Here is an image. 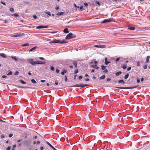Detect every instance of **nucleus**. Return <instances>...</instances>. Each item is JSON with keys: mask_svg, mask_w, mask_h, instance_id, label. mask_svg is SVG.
I'll use <instances>...</instances> for the list:
<instances>
[{"mask_svg": "<svg viewBox=\"0 0 150 150\" xmlns=\"http://www.w3.org/2000/svg\"><path fill=\"white\" fill-rule=\"evenodd\" d=\"M66 43V42L64 40H56L55 41H52L49 42L50 43H59L60 44H63Z\"/></svg>", "mask_w": 150, "mask_h": 150, "instance_id": "1", "label": "nucleus"}, {"mask_svg": "<svg viewBox=\"0 0 150 150\" xmlns=\"http://www.w3.org/2000/svg\"><path fill=\"white\" fill-rule=\"evenodd\" d=\"M76 35L73 34L71 33H70L68 35H67L65 38L66 39H70L71 38H74L76 37Z\"/></svg>", "mask_w": 150, "mask_h": 150, "instance_id": "2", "label": "nucleus"}, {"mask_svg": "<svg viewBox=\"0 0 150 150\" xmlns=\"http://www.w3.org/2000/svg\"><path fill=\"white\" fill-rule=\"evenodd\" d=\"M137 87V86H134V87H116L115 88L118 89H131L134 88H136Z\"/></svg>", "mask_w": 150, "mask_h": 150, "instance_id": "3", "label": "nucleus"}, {"mask_svg": "<svg viewBox=\"0 0 150 150\" xmlns=\"http://www.w3.org/2000/svg\"><path fill=\"white\" fill-rule=\"evenodd\" d=\"M24 35V33H16L15 35H13L12 36L13 37H20Z\"/></svg>", "mask_w": 150, "mask_h": 150, "instance_id": "4", "label": "nucleus"}, {"mask_svg": "<svg viewBox=\"0 0 150 150\" xmlns=\"http://www.w3.org/2000/svg\"><path fill=\"white\" fill-rule=\"evenodd\" d=\"M28 62L30 64L33 65L35 64V61H34L33 59H29L27 60Z\"/></svg>", "mask_w": 150, "mask_h": 150, "instance_id": "5", "label": "nucleus"}, {"mask_svg": "<svg viewBox=\"0 0 150 150\" xmlns=\"http://www.w3.org/2000/svg\"><path fill=\"white\" fill-rule=\"evenodd\" d=\"M88 86V85H85L83 84H76L73 86L74 87H83L86 86Z\"/></svg>", "mask_w": 150, "mask_h": 150, "instance_id": "6", "label": "nucleus"}, {"mask_svg": "<svg viewBox=\"0 0 150 150\" xmlns=\"http://www.w3.org/2000/svg\"><path fill=\"white\" fill-rule=\"evenodd\" d=\"M112 21V20L110 19H104L102 22V23H107L110 22Z\"/></svg>", "mask_w": 150, "mask_h": 150, "instance_id": "7", "label": "nucleus"}, {"mask_svg": "<svg viewBox=\"0 0 150 150\" xmlns=\"http://www.w3.org/2000/svg\"><path fill=\"white\" fill-rule=\"evenodd\" d=\"M46 63L45 62L41 61L39 60H38L35 61V64H44Z\"/></svg>", "mask_w": 150, "mask_h": 150, "instance_id": "8", "label": "nucleus"}, {"mask_svg": "<svg viewBox=\"0 0 150 150\" xmlns=\"http://www.w3.org/2000/svg\"><path fill=\"white\" fill-rule=\"evenodd\" d=\"M48 25H45V26H38L36 27L37 29H40V28H48Z\"/></svg>", "mask_w": 150, "mask_h": 150, "instance_id": "9", "label": "nucleus"}, {"mask_svg": "<svg viewBox=\"0 0 150 150\" xmlns=\"http://www.w3.org/2000/svg\"><path fill=\"white\" fill-rule=\"evenodd\" d=\"M47 144L50 146V147L53 149V150H57L52 145H51L48 142H47Z\"/></svg>", "mask_w": 150, "mask_h": 150, "instance_id": "10", "label": "nucleus"}, {"mask_svg": "<svg viewBox=\"0 0 150 150\" xmlns=\"http://www.w3.org/2000/svg\"><path fill=\"white\" fill-rule=\"evenodd\" d=\"M105 64L106 65H107L108 64L110 63V61H108V59L107 57H106L105 58Z\"/></svg>", "mask_w": 150, "mask_h": 150, "instance_id": "11", "label": "nucleus"}, {"mask_svg": "<svg viewBox=\"0 0 150 150\" xmlns=\"http://www.w3.org/2000/svg\"><path fill=\"white\" fill-rule=\"evenodd\" d=\"M128 29L129 30H134L135 29V28L132 26H129L128 27Z\"/></svg>", "mask_w": 150, "mask_h": 150, "instance_id": "12", "label": "nucleus"}, {"mask_svg": "<svg viewBox=\"0 0 150 150\" xmlns=\"http://www.w3.org/2000/svg\"><path fill=\"white\" fill-rule=\"evenodd\" d=\"M91 67H93L96 69H99V67L96 65H91Z\"/></svg>", "mask_w": 150, "mask_h": 150, "instance_id": "13", "label": "nucleus"}, {"mask_svg": "<svg viewBox=\"0 0 150 150\" xmlns=\"http://www.w3.org/2000/svg\"><path fill=\"white\" fill-rule=\"evenodd\" d=\"M67 71V69H64L63 71L61 72V74L62 75H64V74L66 73Z\"/></svg>", "mask_w": 150, "mask_h": 150, "instance_id": "14", "label": "nucleus"}, {"mask_svg": "<svg viewBox=\"0 0 150 150\" xmlns=\"http://www.w3.org/2000/svg\"><path fill=\"white\" fill-rule=\"evenodd\" d=\"M63 31H64V33H69V32L68 30V29L67 28H65L64 29Z\"/></svg>", "mask_w": 150, "mask_h": 150, "instance_id": "15", "label": "nucleus"}, {"mask_svg": "<svg viewBox=\"0 0 150 150\" xmlns=\"http://www.w3.org/2000/svg\"><path fill=\"white\" fill-rule=\"evenodd\" d=\"M64 13L63 12H58L57 13V16H61V15H62Z\"/></svg>", "mask_w": 150, "mask_h": 150, "instance_id": "16", "label": "nucleus"}, {"mask_svg": "<svg viewBox=\"0 0 150 150\" xmlns=\"http://www.w3.org/2000/svg\"><path fill=\"white\" fill-rule=\"evenodd\" d=\"M44 13L47 14L49 15V16H50L51 15V14L50 12L48 11H44Z\"/></svg>", "mask_w": 150, "mask_h": 150, "instance_id": "17", "label": "nucleus"}, {"mask_svg": "<svg viewBox=\"0 0 150 150\" xmlns=\"http://www.w3.org/2000/svg\"><path fill=\"white\" fill-rule=\"evenodd\" d=\"M0 56L4 58L6 57V55L4 53H0Z\"/></svg>", "mask_w": 150, "mask_h": 150, "instance_id": "18", "label": "nucleus"}, {"mask_svg": "<svg viewBox=\"0 0 150 150\" xmlns=\"http://www.w3.org/2000/svg\"><path fill=\"white\" fill-rule=\"evenodd\" d=\"M106 47V46L104 45H99V48H105Z\"/></svg>", "mask_w": 150, "mask_h": 150, "instance_id": "19", "label": "nucleus"}, {"mask_svg": "<svg viewBox=\"0 0 150 150\" xmlns=\"http://www.w3.org/2000/svg\"><path fill=\"white\" fill-rule=\"evenodd\" d=\"M150 58L149 56H147L146 58V63H148L149 62V59Z\"/></svg>", "mask_w": 150, "mask_h": 150, "instance_id": "20", "label": "nucleus"}, {"mask_svg": "<svg viewBox=\"0 0 150 150\" xmlns=\"http://www.w3.org/2000/svg\"><path fill=\"white\" fill-rule=\"evenodd\" d=\"M36 48H37L36 47H33L30 50H29V52H31L33 50H35Z\"/></svg>", "mask_w": 150, "mask_h": 150, "instance_id": "21", "label": "nucleus"}, {"mask_svg": "<svg viewBox=\"0 0 150 150\" xmlns=\"http://www.w3.org/2000/svg\"><path fill=\"white\" fill-rule=\"evenodd\" d=\"M118 82L119 83H122L123 84H124L125 82L123 80H120L118 81Z\"/></svg>", "mask_w": 150, "mask_h": 150, "instance_id": "22", "label": "nucleus"}, {"mask_svg": "<svg viewBox=\"0 0 150 150\" xmlns=\"http://www.w3.org/2000/svg\"><path fill=\"white\" fill-rule=\"evenodd\" d=\"M31 82L32 83L34 84H36L37 83L36 81L34 79H31Z\"/></svg>", "mask_w": 150, "mask_h": 150, "instance_id": "23", "label": "nucleus"}, {"mask_svg": "<svg viewBox=\"0 0 150 150\" xmlns=\"http://www.w3.org/2000/svg\"><path fill=\"white\" fill-rule=\"evenodd\" d=\"M29 45V44L28 43H25L23 44V45H22L21 46L22 47H25V46H28Z\"/></svg>", "mask_w": 150, "mask_h": 150, "instance_id": "24", "label": "nucleus"}, {"mask_svg": "<svg viewBox=\"0 0 150 150\" xmlns=\"http://www.w3.org/2000/svg\"><path fill=\"white\" fill-rule=\"evenodd\" d=\"M73 64L76 68L77 67V62L76 61H74V62Z\"/></svg>", "mask_w": 150, "mask_h": 150, "instance_id": "25", "label": "nucleus"}, {"mask_svg": "<svg viewBox=\"0 0 150 150\" xmlns=\"http://www.w3.org/2000/svg\"><path fill=\"white\" fill-rule=\"evenodd\" d=\"M122 72L121 71H119V72H117L116 73V76H119L120 74H121Z\"/></svg>", "mask_w": 150, "mask_h": 150, "instance_id": "26", "label": "nucleus"}, {"mask_svg": "<svg viewBox=\"0 0 150 150\" xmlns=\"http://www.w3.org/2000/svg\"><path fill=\"white\" fill-rule=\"evenodd\" d=\"M11 57L12 59H14L16 61H18V59H17L15 57L12 56Z\"/></svg>", "mask_w": 150, "mask_h": 150, "instance_id": "27", "label": "nucleus"}, {"mask_svg": "<svg viewBox=\"0 0 150 150\" xmlns=\"http://www.w3.org/2000/svg\"><path fill=\"white\" fill-rule=\"evenodd\" d=\"M12 16H14L15 17H17L18 16V15L17 13H15L13 14H12L11 15Z\"/></svg>", "mask_w": 150, "mask_h": 150, "instance_id": "28", "label": "nucleus"}, {"mask_svg": "<svg viewBox=\"0 0 150 150\" xmlns=\"http://www.w3.org/2000/svg\"><path fill=\"white\" fill-rule=\"evenodd\" d=\"M20 81L21 82V83H22V84H25L26 83L24 81H23V80H20Z\"/></svg>", "mask_w": 150, "mask_h": 150, "instance_id": "29", "label": "nucleus"}, {"mask_svg": "<svg viewBox=\"0 0 150 150\" xmlns=\"http://www.w3.org/2000/svg\"><path fill=\"white\" fill-rule=\"evenodd\" d=\"M122 67L124 69H125L127 68V64H125L123 65L122 66Z\"/></svg>", "mask_w": 150, "mask_h": 150, "instance_id": "30", "label": "nucleus"}, {"mask_svg": "<svg viewBox=\"0 0 150 150\" xmlns=\"http://www.w3.org/2000/svg\"><path fill=\"white\" fill-rule=\"evenodd\" d=\"M105 75H103L102 76H101L100 77V79H104L105 78Z\"/></svg>", "mask_w": 150, "mask_h": 150, "instance_id": "31", "label": "nucleus"}, {"mask_svg": "<svg viewBox=\"0 0 150 150\" xmlns=\"http://www.w3.org/2000/svg\"><path fill=\"white\" fill-rule=\"evenodd\" d=\"M129 74H127L126 75H125V79H127L128 77H129Z\"/></svg>", "mask_w": 150, "mask_h": 150, "instance_id": "32", "label": "nucleus"}, {"mask_svg": "<svg viewBox=\"0 0 150 150\" xmlns=\"http://www.w3.org/2000/svg\"><path fill=\"white\" fill-rule=\"evenodd\" d=\"M108 72V71L107 69H105L103 71V73L104 74H107Z\"/></svg>", "mask_w": 150, "mask_h": 150, "instance_id": "33", "label": "nucleus"}, {"mask_svg": "<svg viewBox=\"0 0 150 150\" xmlns=\"http://www.w3.org/2000/svg\"><path fill=\"white\" fill-rule=\"evenodd\" d=\"M101 68H102V69L103 70H104L105 69L106 67L104 66L103 65L101 66Z\"/></svg>", "mask_w": 150, "mask_h": 150, "instance_id": "34", "label": "nucleus"}, {"mask_svg": "<svg viewBox=\"0 0 150 150\" xmlns=\"http://www.w3.org/2000/svg\"><path fill=\"white\" fill-rule=\"evenodd\" d=\"M50 69L52 71H54V68L53 66H51L50 67Z\"/></svg>", "mask_w": 150, "mask_h": 150, "instance_id": "35", "label": "nucleus"}, {"mask_svg": "<svg viewBox=\"0 0 150 150\" xmlns=\"http://www.w3.org/2000/svg\"><path fill=\"white\" fill-rule=\"evenodd\" d=\"M10 11L11 12H12L14 11V9L13 8H10Z\"/></svg>", "mask_w": 150, "mask_h": 150, "instance_id": "36", "label": "nucleus"}, {"mask_svg": "<svg viewBox=\"0 0 150 150\" xmlns=\"http://www.w3.org/2000/svg\"><path fill=\"white\" fill-rule=\"evenodd\" d=\"M79 72L78 70V69H77L76 70L74 71V74H76L77 73H78Z\"/></svg>", "mask_w": 150, "mask_h": 150, "instance_id": "37", "label": "nucleus"}, {"mask_svg": "<svg viewBox=\"0 0 150 150\" xmlns=\"http://www.w3.org/2000/svg\"><path fill=\"white\" fill-rule=\"evenodd\" d=\"M12 74V73L11 71H10L8 74H7V75H11Z\"/></svg>", "mask_w": 150, "mask_h": 150, "instance_id": "38", "label": "nucleus"}, {"mask_svg": "<svg viewBox=\"0 0 150 150\" xmlns=\"http://www.w3.org/2000/svg\"><path fill=\"white\" fill-rule=\"evenodd\" d=\"M11 146H8L6 149V150H10L11 148Z\"/></svg>", "mask_w": 150, "mask_h": 150, "instance_id": "39", "label": "nucleus"}, {"mask_svg": "<svg viewBox=\"0 0 150 150\" xmlns=\"http://www.w3.org/2000/svg\"><path fill=\"white\" fill-rule=\"evenodd\" d=\"M143 68L144 69H146L147 68V65H144L143 66Z\"/></svg>", "mask_w": 150, "mask_h": 150, "instance_id": "40", "label": "nucleus"}, {"mask_svg": "<svg viewBox=\"0 0 150 150\" xmlns=\"http://www.w3.org/2000/svg\"><path fill=\"white\" fill-rule=\"evenodd\" d=\"M96 4H97L98 5V6H100V4L99 2L98 1H96Z\"/></svg>", "mask_w": 150, "mask_h": 150, "instance_id": "41", "label": "nucleus"}, {"mask_svg": "<svg viewBox=\"0 0 150 150\" xmlns=\"http://www.w3.org/2000/svg\"><path fill=\"white\" fill-rule=\"evenodd\" d=\"M19 72L18 71H16V72H15V75H18V74H19Z\"/></svg>", "mask_w": 150, "mask_h": 150, "instance_id": "42", "label": "nucleus"}, {"mask_svg": "<svg viewBox=\"0 0 150 150\" xmlns=\"http://www.w3.org/2000/svg\"><path fill=\"white\" fill-rule=\"evenodd\" d=\"M84 5L86 7H87L88 6V4L86 2L84 3Z\"/></svg>", "mask_w": 150, "mask_h": 150, "instance_id": "43", "label": "nucleus"}, {"mask_svg": "<svg viewBox=\"0 0 150 150\" xmlns=\"http://www.w3.org/2000/svg\"><path fill=\"white\" fill-rule=\"evenodd\" d=\"M33 18L35 19L37 18V17L36 15H33Z\"/></svg>", "mask_w": 150, "mask_h": 150, "instance_id": "44", "label": "nucleus"}, {"mask_svg": "<svg viewBox=\"0 0 150 150\" xmlns=\"http://www.w3.org/2000/svg\"><path fill=\"white\" fill-rule=\"evenodd\" d=\"M55 84L56 86L58 84V81L57 80H56L55 81Z\"/></svg>", "mask_w": 150, "mask_h": 150, "instance_id": "45", "label": "nucleus"}, {"mask_svg": "<svg viewBox=\"0 0 150 150\" xmlns=\"http://www.w3.org/2000/svg\"><path fill=\"white\" fill-rule=\"evenodd\" d=\"M131 67H128L127 69V70L128 71H129L131 69Z\"/></svg>", "mask_w": 150, "mask_h": 150, "instance_id": "46", "label": "nucleus"}, {"mask_svg": "<svg viewBox=\"0 0 150 150\" xmlns=\"http://www.w3.org/2000/svg\"><path fill=\"white\" fill-rule=\"evenodd\" d=\"M5 137V136L4 135H2L1 137V139H3Z\"/></svg>", "mask_w": 150, "mask_h": 150, "instance_id": "47", "label": "nucleus"}, {"mask_svg": "<svg viewBox=\"0 0 150 150\" xmlns=\"http://www.w3.org/2000/svg\"><path fill=\"white\" fill-rule=\"evenodd\" d=\"M59 71L58 69H56V72L57 73H58L59 72Z\"/></svg>", "mask_w": 150, "mask_h": 150, "instance_id": "48", "label": "nucleus"}, {"mask_svg": "<svg viewBox=\"0 0 150 150\" xmlns=\"http://www.w3.org/2000/svg\"><path fill=\"white\" fill-rule=\"evenodd\" d=\"M137 82L138 83H139L140 82V79L139 78H137Z\"/></svg>", "mask_w": 150, "mask_h": 150, "instance_id": "49", "label": "nucleus"}, {"mask_svg": "<svg viewBox=\"0 0 150 150\" xmlns=\"http://www.w3.org/2000/svg\"><path fill=\"white\" fill-rule=\"evenodd\" d=\"M83 78V77L82 76H79V79H82Z\"/></svg>", "mask_w": 150, "mask_h": 150, "instance_id": "50", "label": "nucleus"}, {"mask_svg": "<svg viewBox=\"0 0 150 150\" xmlns=\"http://www.w3.org/2000/svg\"><path fill=\"white\" fill-rule=\"evenodd\" d=\"M65 81L66 82H67V76H65Z\"/></svg>", "mask_w": 150, "mask_h": 150, "instance_id": "51", "label": "nucleus"}, {"mask_svg": "<svg viewBox=\"0 0 150 150\" xmlns=\"http://www.w3.org/2000/svg\"><path fill=\"white\" fill-rule=\"evenodd\" d=\"M39 59L40 60H44L45 59L42 57H39Z\"/></svg>", "mask_w": 150, "mask_h": 150, "instance_id": "52", "label": "nucleus"}, {"mask_svg": "<svg viewBox=\"0 0 150 150\" xmlns=\"http://www.w3.org/2000/svg\"><path fill=\"white\" fill-rule=\"evenodd\" d=\"M112 1L114 2L115 3H117V0H112Z\"/></svg>", "mask_w": 150, "mask_h": 150, "instance_id": "53", "label": "nucleus"}, {"mask_svg": "<svg viewBox=\"0 0 150 150\" xmlns=\"http://www.w3.org/2000/svg\"><path fill=\"white\" fill-rule=\"evenodd\" d=\"M59 7L58 6H56L55 7V9L56 10H57L59 9Z\"/></svg>", "mask_w": 150, "mask_h": 150, "instance_id": "54", "label": "nucleus"}, {"mask_svg": "<svg viewBox=\"0 0 150 150\" xmlns=\"http://www.w3.org/2000/svg\"><path fill=\"white\" fill-rule=\"evenodd\" d=\"M119 60H120V58H117L115 60V61L116 62H118V61H119Z\"/></svg>", "mask_w": 150, "mask_h": 150, "instance_id": "55", "label": "nucleus"}, {"mask_svg": "<svg viewBox=\"0 0 150 150\" xmlns=\"http://www.w3.org/2000/svg\"><path fill=\"white\" fill-rule=\"evenodd\" d=\"M94 46L95 47L99 48V45H95Z\"/></svg>", "mask_w": 150, "mask_h": 150, "instance_id": "56", "label": "nucleus"}, {"mask_svg": "<svg viewBox=\"0 0 150 150\" xmlns=\"http://www.w3.org/2000/svg\"><path fill=\"white\" fill-rule=\"evenodd\" d=\"M2 78H5L6 77V76L5 75H3L2 76Z\"/></svg>", "mask_w": 150, "mask_h": 150, "instance_id": "57", "label": "nucleus"}, {"mask_svg": "<svg viewBox=\"0 0 150 150\" xmlns=\"http://www.w3.org/2000/svg\"><path fill=\"white\" fill-rule=\"evenodd\" d=\"M40 149L41 150H43L44 149V147L43 146H41L40 148Z\"/></svg>", "mask_w": 150, "mask_h": 150, "instance_id": "58", "label": "nucleus"}, {"mask_svg": "<svg viewBox=\"0 0 150 150\" xmlns=\"http://www.w3.org/2000/svg\"><path fill=\"white\" fill-rule=\"evenodd\" d=\"M1 3L2 4H4V5H5V6L6 5V4H5V3L4 2H2V1H1Z\"/></svg>", "mask_w": 150, "mask_h": 150, "instance_id": "59", "label": "nucleus"}, {"mask_svg": "<svg viewBox=\"0 0 150 150\" xmlns=\"http://www.w3.org/2000/svg\"><path fill=\"white\" fill-rule=\"evenodd\" d=\"M80 9L81 10H82L83 9V7L82 6H81L80 7Z\"/></svg>", "mask_w": 150, "mask_h": 150, "instance_id": "60", "label": "nucleus"}, {"mask_svg": "<svg viewBox=\"0 0 150 150\" xmlns=\"http://www.w3.org/2000/svg\"><path fill=\"white\" fill-rule=\"evenodd\" d=\"M94 64L96 65L98 64V62L96 61H94Z\"/></svg>", "mask_w": 150, "mask_h": 150, "instance_id": "61", "label": "nucleus"}, {"mask_svg": "<svg viewBox=\"0 0 150 150\" xmlns=\"http://www.w3.org/2000/svg\"><path fill=\"white\" fill-rule=\"evenodd\" d=\"M13 136V134H10L9 135V137H11Z\"/></svg>", "mask_w": 150, "mask_h": 150, "instance_id": "62", "label": "nucleus"}, {"mask_svg": "<svg viewBox=\"0 0 150 150\" xmlns=\"http://www.w3.org/2000/svg\"><path fill=\"white\" fill-rule=\"evenodd\" d=\"M4 21L5 23H6L8 22L6 20H4Z\"/></svg>", "mask_w": 150, "mask_h": 150, "instance_id": "63", "label": "nucleus"}, {"mask_svg": "<svg viewBox=\"0 0 150 150\" xmlns=\"http://www.w3.org/2000/svg\"><path fill=\"white\" fill-rule=\"evenodd\" d=\"M137 66H140L139 62H137Z\"/></svg>", "mask_w": 150, "mask_h": 150, "instance_id": "64", "label": "nucleus"}]
</instances>
